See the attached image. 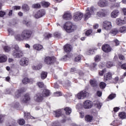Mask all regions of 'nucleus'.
<instances>
[{"instance_id": "nucleus-48", "label": "nucleus", "mask_w": 126, "mask_h": 126, "mask_svg": "<svg viewBox=\"0 0 126 126\" xmlns=\"http://www.w3.org/2000/svg\"><path fill=\"white\" fill-rule=\"evenodd\" d=\"M6 126H15V122L14 121H9L6 124Z\"/></svg>"}, {"instance_id": "nucleus-55", "label": "nucleus", "mask_w": 126, "mask_h": 126, "mask_svg": "<svg viewBox=\"0 0 126 126\" xmlns=\"http://www.w3.org/2000/svg\"><path fill=\"white\" fill-rule=\"evenodd\" d=\"M120 3L117 2L114 3L113 5H112L111 6V8H115V7H120Z\"/></svg>"}, {"instance_id": "nucleus-56", "label": "nucleus", "mask_w": 126, "mask_h": 126, "mask_svg": "<svg viewBox=\"0 0 126 126\" xmlns=\"http://www.w3.org/2000/svg\"><path fill=\"white\" fill-rule=\"evenodd\" d=\"M54 36L56 38H60L61 37V33L59 32H55L54 33Z\"/></svg>"}, {"instance_id": "nucleus-27", "label": "nucleus", "mask_w": 126, "mask_h": 126, "mask_svg": "<svg viewBox=\"0 0 126 126\" xmlns=\"http://www.w3.org/2000/svg\"><path fill=\"white\" fill-rule=\"evenodd\" d=\"M85 119L87 123H91L93 121V116L90 115H87L85 117Z\"/></svg>"}, {"instance_id": "nucleus-39", "label": "nucleus", "mask_w": 126, "mask_h": 126, "mask_svg": "<svg viewBox=\"0 0 126 126\" xmlns=\"http://www.w3.org/2000/svg\"><path fill=\"white\" fill-rule=\"evenodd\" d=\"M93 32V30L92 29H89L86 31L85 32V36H87V37H89L91 34H92V32Z\"/></svg>"}, {"instance_id": "nucleus-14", "label": "nucleus", "mask_w": 126, "mask_h": 126, "mask_svg": "<svg viewBox=\"0 0 126 126\" xmlns=\"http://www.w3.org/2000/svg\"><path fill=\"white\" fill-rule=\"evenodd\" d=\"M112 76H113V74L111 72H108L104 74L103 76L104 82H107V81H109V80H111V79H112Z\"/></svg>"}, {"instance_id": "nucleus-29", "label": "nucleus", "mask_w": 126, "mask_h": 126, "mask_svg": "<svg viewBox=\"0 0 126 126\" xmlns=\"http://www.w3.org/2000/svg\"><path fill=\"white\" fill-rule=\"evenodd\" d=\"M7 61V57L5 55H0V63H5Z\"/></svg>"}, {"instance_id": "nucleus-11", "label": "nucleus", "mask_w": 126, "mask_h": 126, "mask_svg": "<svg viewBox=\"0 0 126 126\" xmlns=\"http://www.w3.org/2000/svg\"><path fill=\"white\" fill-rule=\"evenodd\" d=\"M46 14V11L44 9H40L38 10L34 15L35 18L38 19V18H41V17H43L44 15Z\"/></svg>"}, {"instance_id": "nucleus-50", "label": "nucleus", "mask_w": 126, "mask_h": 126, "mask_svg": "<svg viewBox=\"0 0 126 126\" xmlns=\"http://www.w3.org/2000/svg\"><path fill=\"white\" fill-rule=\"evenodd\" d=\"M51 126H62V125H61L59 121H55L52 123Z\"/></svg>"}, {"instance_id": "nucleus-22", "label": "nucleus", "mask_w": 126, "mask_h": 126, "mask_svg": "<svg viewBox=\"0 0 126 126\" xmlns=\"http://www.w3.org/2000/svg\"><path fill=\"white\" fill-rule=\"evenodd\" d=\"M22 82L25 85L28 84V83H33V79L25 77L23 79Z\"/></svg>"}, {"instance_id": "nucleus-28", "label": "nucleus", "mask_w": 126, "mask_h": 126, "mask_svg": "<svg viewBox=\"0 0 126 126\" xmlns=\"http://www.w3.org/2000/svg\"><path fill=\"white\" fill-rule=\"evenodd\" d=\"M33 48L34 50H36V51H41L43 49V46L39 44H36L33 45Z\"/></svg>"}, {"instance_id": "nucleus-35", "label": "nucleus", "mask_w": 126, "mask_h": 126, "mask_svg": "<svg viewBox=\"0 0 126 126\" xmlns=\"http://www.w3.org/2000/svg\"><path fill=\"white\" fill-rule=\"evenodd\" d=\"M96 66H97V63H92L90 65V68L91 70H94L96 69Z\"/></svg>"}, {"instance_id": "nucleus-52", "label": "nucleus", "mask_w": 126, "mask_h": 126, "mask_svg": "<svg viewBox=\"0 0 126 126\" xmlns=\"http://www.w3.org/2000/svg\"><path fill=\"white\" fill-rule=\"evenodd\" d=\"M81 58H82L81 55H78L74 59L75 62H79V61H80L81 60Z\"/></svg>"}, {"instance_id": "nucleus-26", "label": "nucleus", "mask_w": 126, "mask_h": 126, "mask_svg": "<svg viewBox=\"0 0 126 126\" xmlns=\"http://www.w3.org/2000/svg\"><path fill=\"white\" fill-rule=\"evenodd\" d=\"M43 37L45 40H49V39L53 37V34L50 33L49 32H45L43 34Z\"/></svg>"}, {"instance_id": "nucleus-9", "label": "nucleus", "mask_w": 126, "mask_h": 126, "mask_svg": "<svg viewBox=\"0 0 126 126\" xmlns=\"http://www.w3.org/2000/svg\"><path fill=\"white\" fill-rule=\"evenodd\" d=\"M102 28L107 31L111 30L112 29V23L108 21H104L102 24Z\"/></svg>"}, {"instance_id": "nucleus-36", "label": "nucleus", "mask_w": 126, "mask_h": 126, "mask_svg": "<svg viewBox=\"0 0 126 126\" xmlns=\"http://www.w3.org/2000/svg\"><path fill=\"white\" fill-rule=\"evenodd\" d=\"M119 32L120 33H126V26H122L119 29Z\"/></svg>"}, {"instance_id": "nucleus-5", "label": "nucleus", "mask_w": 126, "mask_h": 126, "mask_svg": "<svg viewBox=\"0 0 126 126\" xmlns=\"http://www.w3.org/2000/svg\"><path fill=\"white\" fill-rule=\"evenodd\" d=\"M11 54L14 58L18 59H20L24 56L23 52L21 50H13Z\"/></svg>"}, {"instance_id": "nucleus-18", "label": "nucleus", "mask_w": 126, "mask_h": 126, "mask_svg": "<svg viewBox=\"0 0 126 126\" xmlns=\"http://www.w3.org/2000/svg\"><path fill=\"white\" fill-rule=\"evenodd\" d=\"M24 118L26 120H30V119H31V120H36V119H37L36 118L31 116V114H30V113H26V112L24 113Z\"/></svg>"}, {"instance_id": "nucleus-34", "label": "nucleus", "mask_w": 126, "mask_h": 126, "mask_svg": "<svg viewBox=\"0 0 126 126\" xmlns=\"http://www.w3.org/2000/svg\"><path fill=\"white\" fill-rule=\"evenodd\" d=\"M22 8L24 11H29V9H30L29 6L27 4H24L22 6Z\"/></svg>"}, {"instance_id": "nucleus-53", "label": "nucleus", "mask_w": 126, "mask_h": 126, "mask_svg": "<svg viewBox=\"0 0 126 126\" xmlns=\"http://www.w3.org/2000/svg\"><path fill=\"white\" fill-rule=\"evenodd\" d=\"M33 8H41V5L39 3H36L32 5Z\"/></svg>"}, {"instance_id": "nucleus-13", "label": "nucleus", "mask_w": 126, "mask_h": 126, "mask_svg": "<svg viewBox=\"0 0 126 126\" xmlns=\"http://www.w3.org/2000/svg\"><path fill=\"white\" fill-rule=\"evenodd\" d=\"M29 63V60L28 58L23 57L20 61V64L22 66H27Z\"/></svg>"}, {"instance_id": "nucleus-6", "label": "nucleus", "mask_w": 126, "mask_h": 126, "mask_svg": "<svg viewBox=\"0 0 126 126\" xmlns=\"http://www.w3.org/2000/svg\"><path fill=\"white\" fill-rule=\"evenodd\" d=\"M92 107H93V102H92V101L87 100L83 102V107L84 109L88 110V109H91Z\"/></svg>"}, {"instance_id": "nucleus-62", "label": "nucleus", "mask_w": 126, "mask_h": 126, "mask_svg": "<svg viewBox=\"0 0 126 126\" xmlns=\"http://www.w3.org/2000/svg\"><path fill=\"white\" fill-rule=\"evenodd\" d=\"M119 59L121 60V61H124L125 59V56L123 55H119Z\"/></svg>"}, {"instance_id": "nucleus-23", "label": "nucleus", "mask_w": 126, "mask_h": 126, "mask_svg": "<svg viewBox=\"0 0 126 126\" xmlns=\"http://www.w3.org/2000/svg\"><path fill=\"white\" fill-rule=\"evenodd\" d=\"M41 94L43 97H49L51 95V92L49 90L44 89Z\"/></svg>"}, {"instance_id": "nucleus-15", "label": "nucleus", "mask_w": 126, "mask_h": 126, "mask_svg": "<svg viewBox=\"0 0 126 126\" xmlns=\"http://www.w3.org/2000/svg\"><path fill=\"white\" fill-rule=\"evenodd\" d=\"M97 4L100 7H106L109 5V1L107 0H99Z\"/></svg>"}, {"instance_id": "nucleus-40", "label": "nucleus", "mask_w": 126, "mask_h": 126, "mask_svg": "<svg viewBox=\"0 0 126 126\" xmlns=\"http://www.w3.org/2000/svg\"><path fill=\"white\" fill-rule=\"evenodd\" d=\"M90 83L92 87H96L97 86V82L95 80H91Z\"/></svg>"}, {"instance_id": "nucleus-63", "label": "nucleus", "mask_w": 126, "mask_h": 126, "mask_svg": "<svg viewBox=\"0 0 126 126\" xmlns=\"http://www.w3.org/2000/svg\"><path fill=\"white\" fill-rule=\"evenodd\" d=\"M96 95H97L98 97H101L102 96V92L97 91L96 92Z\"/></svg>"}, {"instance_id": "nucleus-32", "label": "nucleus", "mask_w": 126, "mask_h": 126, "mask_svg": "<svg viewBox=\"0 0 126 126\" xmlns=\"http://www.w3.org/2000/svg\"><path fill=\"white\" fill-rule=\"evenodd\" d=\"M118 116L122 120H125L126 118V113L125 112H119Z\"/></svg>"}, {"instance_id": "nucleus-25", "label": "nucleus", "mask_w": 126, "mask_h": 126, "mask_svg": "<svg viewBox=\"0 0 126 126\" xmlns=\"http://www.w3.org/2000/svg\"><path fill=\"white\" fill-rule=\"evenodd\" d=\"M116 24L117 25H123V24H126V20H122L121 18H118L116 20Z\"/></svg>"}, {"instance_id": "nucleus-45", "label": "nucleus", "mask_w": 126, "mask_h": 126, "mask_svg": "<svg viewBox=\"0 0 126 126\" xmlns=\"http://www.w3.org/2000/svg\"><path fill=\"white\" fill-rule=\"evenodd\" d=\"M106 85L104 82H101L99 83V87L101 89H104L106 88Z\"/></svg>"}, {"instance_id": "nucleus-12", "label": "nucleus", "mask_w": 126, "mask_h": 126, "mask_svg": "<svg viewBox=\"0 0 126 126\" xmlns=\"http://www.w3.org/2000/svg\"><path fill=\"white\" fill-rule=\"evenodd\" d=\"M101 49L104 53H110V52H111L113 49H112V47H111V46L109 44H104L102 45Z\"/></svg>"}, {"instance_id": "nucleus-21", "label": "nucleus", "mask_w": 126, "mask_h": 126, "mask_svg": "<svg viewBox=\"0 0 126 126\" xmlns=\"http://www.w3.org/2000/svg\"><path fill=\"white\" fill-rule=\"evenodd\" d=\"M119 13L120 11L119 10H114L111 12V16L112 18H116L119 16Z\"/></svg>"}, {"instance_id": "nucleus-54", "label": "nucleus", "mask_w": 126, "mask_h": 126, "mask_svg": "<svg viewBox=\"0 0 126 126\" xmlns=\"http://www.w3.org/2000/svg\"><path fill=\"white\" fill-rule=\"evenodd\" d=\"M113 43H115V46L117 47L118 46H120V41L118 40V39L116 38L113 40Z\"/></svg>"}, {"instance_id": "nucleus-4", "label": "nucleus", "mask_w": 126, "mask_h": 126, "mask_svg": "<svg viewBox=\"0 0 126 126\" xmlns=\"http://www.w3.org/2000/svg\"><path fill=\"white\" fill-rule=\"evenodd\" d=\"M94 13V9L93 7H88L86 10V13L84 15L85 20H87L89 18H90L92 13Z\"/></svg>"}, {"instance_id": "nucleus-60", "label": "nucleus", "mask_w": 126, "mask_h": 126, "mask_svg": "<svg viewBox=\"0 0 126 126\" xmlns=\"http://www.w3.org/2000/svg\"><path fill=\"white\" fill-rule=\"evenodd\" d=\"M5 12L3 11H0V17H3L5 15Z\"/></svg>"}, {"instance_id": "nucleus-46", "label": "nucleus", "mask_w": 126, "mask_h": 126, "mask_svg": "<svg viewBox=\"0 0 126 126\" xmlns=\"http://www.w3.org/2000/svg\"><path fill=\"white\" fill-rule=\"evenodd\" d=\"M3 50L6 53H8V52L11 50V48L8 46H5L3 47Z\"/></svg>"}, {"instance_id": "nucleus-1", "label": "nucleus", "mask_w": 126, "mask_h": 126, "mask_svg": "<svg viewBox=\"0 0 126 126\" xmlns=\"http://www.w3.org/2000/svg\"><path fill=\"white\" fill-rule=\"evenodd\" d=\"M33 35V31L26 29L21 32V34H17L14 35L15 39L16 41H29Z\"/></svg>"}, {"instance_id": "nucleus-58", "label": "nucleus", "mask_w": 126, "mask_h": 126, "mask_svg": "<svg viewBox=\"0 0 126 126\" xmlns=\"http://www.w3.org/2000/svg\"><path fill=\"white\" fill-rule=\"evenodd\" d=\"M37 85L39 88H43V87H44V84L43 82H39L37 83Z\"/></svg>"}, {"instance_id": "nucleus-20", "label": "nucleus", "mask_w": 126, "mask_h": 126, "mask_svg": "<svg viewBox=\"0 0 126 126\" xmlns=\"http://www.w3.org/2000/svg\"><path fill=\"white\" fill-rule=\"evenodd\" d=\"M63 19L65 20H70L72 18V16L70 13H65L63 16Z\"/></svg>"}, {"instance_id": "nucleus-10", "label": "nucleus", "mask_w": 126, "mask_h": 126, "mask_svg": "<svg viewBox=\"0 0 126 126\" xmlns=\"http://www.w3.org/2000/svg\"><path fill=\"white\" fill-rule=\"evenodd\" d=\"M83 17V14L81 12H77L74 14L73 19L74 21H79Z\"/></svg>"}, {"instance_id": "nucleus-17", "label": "nucleus", "mask_w": 126, "mask_h": 126, "mask_svg": "<svg viewBox=\"0 0 126 126\" xmlns=\"http://www.w3.org/2000/svg\"><path fill=\"white\" fill-rule=\"evenodd\" d=\"M30 100H31L30 94H26L24 95V98L22 100V102L24 103V104H27V103H28Z\"/></svg>"}, {"instance_id": "nucleus-2", "label": "nucleus", "mask_w": 126, "mask_h": 126, "mask_svg": "<svg viewBox=\"0 0 126 126\" xmlns=\"http://www.w3.org/2000/svg\"><path fill=\"white\" fill-rule=\"evenodd\" d=\"M63 28L67 33H71L75 30V26L73 25L70 22H67L63 25Z\"/></svg>"}, {"instance_id": "nucleus-38", "label": "nucleus", "mask_w": 126, "mask_h": 126, "mask_svg": "<svg viewBox=\"0 0 126 126\" xmlns=\"http://www.w3.org/2000/svg\"><path fill=\"white\" fill-rule=\"evenodd\" d=\"M32 69H33V70H39L41 69V68H42V65L38 64L36 66L33 65L32 66Z\"/></svg>"}, {"instance_id": "nucleus-59", "label": "nucleus", "mask_w": 126, "mask_h": 126, "mask_svg": "<svg viewBox=\"0 0 126 126\" xmlns=\"http://www.w3.org/2000/svg\"><path fill=\"white\" fill-rule=\"evenodd\" d=\"M94 50L93 49H90L88 51V55H89L90 56H91L92 55L94 54Z\"/></svg>"}, {"instance_id": "nucleus-42", "label": "nucleus", "mask_w": 126, "mask_h": 126, "mask_svg": "<svg viewBox=\"0 0 126 126\" xmlns=\"http://www.w3.org/2000/svg\"><path fill=\"white\" fill-rule=\"evenodd\" d=\"M12 49L13 51H20V50H19V46H18L17 44H13L12 46Z\"/></svg>"}, {"instance_id": "nucleus-57", "label": "nucleus", "mask_w": 126, "mask_h": 126, "mask_svg": "<svg viewBox=\"0 0 126 126\" xmlns=\"http://www.w3.org/2000/svg\"><path fill=\"white\" fill-rule=\"evenodd\" d=\"M4 121V115H0V124H2Z\"/></svg>"}, {"instance_id": "nucleus-31", "label": "nucleus", "mask_w": 126, "mask_h": 126, "mask_svg": "<svg viewBox=\"0 0 126 126\" xmlns=\"http://www.w3.org/2000/svg\"><path fill=\"white\" fill-rule=\"evenodd\" d=\"M40 76L42 80H44V79H46V78H47V77L48 76V72L42 71L40 74Z\"/></svg>"}, {"instance_id": "nucleus-16", "label": "nucleus", "mask_w": 126, "mask_h": 126, "mask_svg": "<svg viewBox=\"0 0 126 126\" xmlns=\"http://www.w3.org/2000/svg\"><path fill=\"white\" fill-rule=\"evenodd\" d=\"M24 92V89H20L17 90L15 93L14 98L15 99H17L19 97L21 96V94Z\"/></svg>"}, {"instance_id": "nucleus-64", "label": "nucleus", "mask_w": 126, "mask_h": 126, "mask_svg": "<svg viewBox=\"0 0 126 126\" xmlns=\"http://www.w3.org/2000/svg\"><path fill=\"white\" fill-rule=\"evenodd\" d=\"M121 68L122 69H126V63L122 64L121 66Z\"/></svg>"}, {"instance_id": "nucleus-44", "label": "nucleus", "mask_w": 126, "mask_h": 126, "mask_svg": "<svg viewBox=\"0 0 126 126\" xmlns=\"http://www.w3.org/2000/svg\"><path fill=\"white\" fill-rule=\"evenodd\" d=\"M106 71H107L106 68H104L102 70H100L98 71V75L99 76H103V75H104V73H105Z\"/></svg>"}, {"instance_id": "nucleus-47", "label": "nucleus", "mask_w": 126, "mask_h": 126, "mask_svg": "<svg viewBox=\"0 0 126 126\" xmlns=\"http://www.w3.org/2000/svg\"><path fill=\"white\" fill-rule=\"evenodd\" d=\"M101 61V55H96L94 57V61L96 63H98V62H100Z\"/></svg>"}, {"instance_id": "nucleus-3", "label": "nucleus", "mask_w": 126, "mask_h": 126, "mask_svg": "<svg viewBox=\"0 0 126 126\" xmlns=\"http://www.w3.org/2000/svg\"><path fill=\"white\" fill-rule=\"evenodd\" d=\"M57 62V58L55 56H47L44 59V63L48 65L54 64Z\"/></svg>"}, {"instance_id": "nucleus-33", "label": "nucleus", "mask_w": 126, "mask_h": 126, "mask_svg": "<svg viewBox=\"0 0 126 126\" xmlns=\"http://www.w3.org/2000/svg\"><path fill=\"white\" fill-rule=\"evenodd\" d=\"M64 111L65 112V114L67 115H69L71 114V109L70 107H66L64 108Z\"/></svg>"}, {"instance_id": "nucleus-8", "label": "nucleus", "mask_w": 126, "mask_h": 126, "mask_svg": "<svg viewBox=\"0 0 126 126\" xmlns=\"http://www.w3.org/2000/svg\"><path fill=\"white\" fill-rule=\"evenodd\" d=\"M34 100L37 103H41L44 100V96L40 93H37L34 96Z\"/></svg>"}, {"instance_id": "nucleus-41", "label": "nucleus", "mask_w": 126, "mask_h": 126, "mask_svg": "<svg viewBox=\"0 0 126 126\" xmlns=\"http://www.w3.org/2000/svg\"><path fill=\"white\" fill-rule=\"evenodd\" d=\"M106 66L107 68H110L112 66H114V63L112 62H107L106 64Z\"/></svg>"}, {"instance_id": "nucleus-37", "label": "nucleus", "mask_w": 126, "mask_h": 126, "mask_svg": "<svg viewBox=\"0 0 126 126\" xmlns=\"http://www.w3.org/2000/svg\"><path fill=\"white\" fill-rule=\"evenodd\" d=\"M17 123L20 126H24V125H25V120L23 119H19L17 121Z\"/></svg>"}, {"instance_id": "nucleus-61", "label": "nucleus", "mask_w": 126, "mask_h": 126, "mask_svg": "<svg viewBox=\"0 0 126 126\" xmlns=\"http://www.w3.org/2000/svg\"><path fill=\"white\" fill-rule=\"evenodd\" d=\"M119 77H116L115 78H114V81L113 83H115V84L118 83V81H119Z\"/></svg>"}, {"instance_id": "nucleus-43", "label": "nucleus", "mask_w": 126, "mask_h": 126, "mask_svg": "<svg viewBox=\"0 0 126 126\" xmlns=\"http://www.w3.org/2000/svg\"><path fill=\"white\" fill-rule=\"evenodd\" d=\"M110 33H111L112 34V35L115 36V35L117 34L118 33H119V30H118V29H112L110 32Z\"/></svg>"}, {"instance_id": "nucleus-19", "label": "nucleus", "mask_w": 126, "mask_h": 126, "mask_svg": "<svg viewBox=\"0 0 126 126\" xmlns=\"http://www.w3.org/2000/svg\"><path fill=\"white\" fill-rule=\"evenodd\" d=\"M107 13V12L106 11V10H100L97 13V16H98V17H105L106 16V14Z\"/></svg>"}, {"instance_id": "nucleus-24", "label": "nucleus", "mask_w": 126, "mask_h": 126, "mask_svg": "<svg viewBox=\"0 0 126 126\" xmlns=\"http://www.w3.org/2000/svg\"><path fill=\"white\" fill-rule=\"evenodd\" d=\"M63 49L65 53H70V52H71V45L70 44H66L64 46Z\"/></svg>"}, {"instance_id": "nucleus-7", "label": "nucleus", "mask_w": 126, "mask_h": 126, "mask_svg": "<svg viewBox=\"0 0 126 126\" xmlns=\"http://www.w3.org/2000/svg\"><path fill=\"white\" fill-rule=\"evenodd\" d=\"M89 95V93L86 91H82L77 94L78 99H84Z\"/></svg>"}, {"instance_id": "nucleus-49", "label": "nucleus", "mask_w": 126, "mask_h": 126, "mask_svg": "<svg viewBox=\"0 0 126 126\" xmlns=\"http://www.w3.org/2000/svg\"><path fill=\"white\" fill-rule=\"evenodd\" d=\"M116 94H111L108 96V99H109L110 100H113V99H114V98H116Z\"/></svg>"}, {"instance_id": "nucleus-51", "label": "nucleus", "mask_w": 126, "mask_h": 126, "mask_svg": "<svg viewBox=\"0 0 126 126\" xmlns=\"http://www.w3.org/2000/svg\"><path fill=\"white\" fill-rule=\"evenodd\" d=\"M42 5L43 7H49V6H50V3L48 2H43L42 3Z\"/></svg>"}, {"instance_id": "nucleus-30", "label": "nucleus", "mask_w": 126, "mask_h": 126, "mask_svg": "<svg viewBox=\"0 0 126 126\" xmlns=\"http://www.w3.org/2000/svg\"><path fill=\"white\" fill-rule=\"evenodd\" d=\"M55 116L56 118H60L63 115V112L61 109L54 111Z\"/></svg>"}]
</instances>
